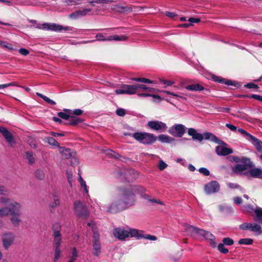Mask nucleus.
<instances>
[{
  "mask_svg": "<svg viewBox=\"0 0 262 262\" xmlns=\"http://www.w3.org/2000/svg\"><path fill=\"white\" fill-rule=\"evenodd\" d=\"M88 225L91 227V229L93 232V253L95 255L98 256L101 252V244L99 242V234L93 222L88 223Z\"/></svg>",
  "mask_w": 262,
  "mask_h": 262,
  "instance_id": "nucleus-5",
  "label": "nucleus"
},
{
  "mask_svg": "<svg viewBox=\"0 0 262 262\" xmlns=\"http://www.w3.org/2000/svg\"><path fill=\"white\" fill-rule=\"evenodd\" d=\"M251 231L257 232L258 234H260L262 233L261 227L256 224H253Z\"/></svg>",
  "mask_w": 262,
  "mask_h": 262,
  "instance_id": "nucleus-40",
  "label": "nucleus"
},
{
  "mask_svg": "<svg viewBox=\"0 0 262 262\" xmlns=\"http://www.w3.org/2000/svg\"><path fill=\"white\" fill-rule=\"evenodd\" d=\"M45 140L51 145L59 147H60L59 143L56 140H55L53 137H46Z\"/></svg>",
  "mask_w": 262,
  "mask_h": 262,
  "instance_id": "nucleus-27",
  "label": "nucleus"
},
{
  "mask_svg": "<svg viewBox=\"0 0 262 262\" xmlns=\"http://www.w3.org/2000/svg\"><path fill=\"white\" fill-rule=\"evenodd\" d=\"M117 95L127 94L133 95L136 93L135 85L123 84L121 85V88L115 90Z\"/></svg>",
  "mask_w": 262,
  "mask_h": 262,
  "instance_id": "nucleus-12",
  "label": "nucleus"
},
{
  "mask_svg": "<svg viewBox=\"0 0 262 262\" xmlns=\"http://www.w3.org/2000/svg\"><path fill=\"white\" fill-rule=\"evenodd\" d=\"M185 230L191 235L196 234L200 235V233L204 232V230L199 229L191 225H187L185 226Z\"/></svg>",
  "mask_w": 262,
  "mask_h": 262,
  "instance_id": "nucleus-20",
  "label": "nucleus"
},
{
  "mask_svg": "<svg viewBox=\"0 0 262 262\" xmlns=\"http://www.w3.org/2000/svg\"><path fill=\"white\" fill-rule=\"evenodd\" d=\"M11 215L12 216L10 218V221L12 224L15 227L18 226L22 221L20 218L21 212H17Z\"/></svg>",
  "mask_w": 262,
  "mask_h": 262,
  "instance_id": "nucleus-21",
  "label": "nucleus"
},
{
  "mask_svg": "<svg viewBox=\"0 0 262 262\" xmlns=\"http://www.w3.org/2000/svg\"><path fill=\"white\" fill-rule=\"evenodd\" d=\"M144 198H145V199L148 200L150 202L156 203H158V204H159L161 205H164V203L159 200L149 199H148V196L146 195H144Z\"/></svg>",
  "mask_w": 262,
  "mask_h": 262,
  "instance_id": "nucleus-52",
  "label": "nucleus"
},
{
  "mask_svg": "<svg viewBox=\"0 0 262 262\" xmlns=\"http://www.w3.org/2000/svg\"><path fill=\"white\" fill-rule=\"evenodd\" d=\"M159 140L163 143H172L175 139L166 135H160L158 136Z\"/></svg>",
  "mask_w": 262,
  "mask_h": 262,
  "instance_id": "nucleus-24",
  "label": "nucleus"
},
{
  "mask_svg": "<svg viewBox=\"0 0 262 262\" xmlns=\"http://www.w3.org/2000/svg\"><path fill=\"white\" fill-rule=\"evenodd\" d=\"M246 166L244 164H237L234 168H233V171L235 173H237L238 172H242L244 171L246 169Z\"/></svg>",
  "mask_w": 262,
  "mask_h": 262,
  "instance_id": "nucleus-33",
  "label": "nucleus"
},
{
  "mask_svg": "<svg viewBox=\"0 0 262 262\" xmlns=\"http://www.w3.org/2000/svg\"><path fill=\"white\" fill-rule=\"evenodd\" d=\"M37 28L43 30H50L52 31H61L62 27L61 25H57L54 23H44L41 25H38Z\"/></svg>",
  "mask_w": 262,
  "mask_h": 262,
  "instance_id": "nucleus-15",
  "label": "nucleus"
},
{
  "mask_svg": "<svg viewBox=\"0 0 262 262\" xmlns=\"http://www.w3.org/2000/svg\"><path fill=\"white\" fill-rule=\"evenodd\" d=\"M185 88L188 90L192 91H202L203 90V87L199 84L189 85L186 86Z\"/></svg>",
  "mask_w": 262,
  "mask_h": 262,
  "instance_id": "nucleus-25",
  "label": "nucleus"
},
{
  "mask_svg": "<svg viewBox=\"0 0 262 262\" xmlns=\"http://www.w3.org/2000/svg\"><path fill=\"white\" fill-rule=\"evenodd\" d=\"M230 130L234 132L235 133L238 132L239 134L243 135L247 139L252 141V143L255 146L256 149L258 151L260 152L262 151V142L256 138L251 135L250 134L248 133L242 128H237V127L233 125L230 124Z\"/></svg>",
  "mask_w": 262,
  "mask_h": 262,
  "instance_id": "nucleus-4",
  "label": "nucleus"
},
{
  "mask_svg": "<svg viewBox=\"0 0 262 262\" xmlns=\"http://www.w3.org/2000/svg\"><path fill=\"white\" fill-rule=\"evenodd\" d=\"M138 230L135 229L124 227L116 228L113 230L114 236L120 241H124L129 237L139 238Z\"/></svg>",
  "mask_w": 262,
  "mask_h": 262,
  "instance_id": "nucleus-3",
  "label": "nucleus"
},
{
  "mask_svg": "<svg viewBox=\"0 0 262 262\" xmlns=\"http://www.w3.org/2000/svg\"><path fill=\"white\" fill-rule=\"evenodd\" d=\"M253 239L251 238H243L238 241V244L244 245H251L253 243Z\"/></svg>",
  "mask_w": 262,
  "mask_h": 262,
  "instance_id": "nucleus-41",
  "label": "nucleus"
},
{
  "mask_svg": "<svg viewBox=\"0 0 262 262\" xmlns=\"http://www.w3.org/2000/svg\"><path fill=\"white\" fill-rule=\"evenodd\" d=\"M3 47L8 49L10 51H14L17 50V49L13 47L11 44H10L6 41L5 42V43H3Z\"/></svg>",
  "mask_w": 262,
  "mask_h": 262,
  "instance_id": "nucleus-46",
  "label": "nucleus"
},
{
  "mask_svg": "<svg viewBox=\"0 0 262 262\" xmlns=\"http://www.w3.org/2000/svg\"><path fill=\"white\" fill-rule=\"evenodd\" d=\"M16 85L15 83L11 82L7 84H0V89H5L10 86Z\"/></svg>",
  "mask_w": 262,
  "mask_h": 262,
  "instance_id": "nucleus-62",
  "label": "nucleus"
},
{
  "mask_svg": "<svg viewBox=\"0 0 262 262\" xmlns=\"http://www.w3.org/2000/svg\"><path fill=\"white\" fill-rule=\"evenodd\" d=\"M200 235L203 236L207 239L210 241V245L213 247L216 246V243L214 241L215 237L209 232L204 230V232L200 233Z\"/></svg>",
  "mask_w": 262,
  "mask_h": 262,
  "instance_id": "nucleus-23",
  "label": "nucleus"
},
{
  "mask_svg": "<svg viewBox=\"0 0 262 262\" xmlns=\"http://www.w3.org/2000/svg\"><path fill=\"white\" fill-rule=\"evenodd\" d=\"M254 211L255 216L254 217L255 221L262 224V208H256L255 209L250 205L243 206V211L245 213H249Z\"/></svg>",
  "mask_w": 262,
  "mask_h": 262,
  "instance_id": "nucleus-10",
  "label": "nucleus"
},
{
  "mask_svg": "<svg viewBox=\"0 0 262 262\" xmlns=\"http://www.w3.org/2000/svg\"><path fill=\"white\" fill-rule=\"evenodd\" d=\"M250 174L252 177L262 178V169L254 168L250 170Z\"/></svg>",
  "mask_w": 262,
  "mask_h": 262,
  "instance_id": "nucleus-26",
  "label": "nucleus"
},
{
  "mask_svg": "<svg viewBox=\"0 0 262 262\" xmlns=\"http://www.w3.org/2000/svg\"><path fill=\"white\" fill-rule=\"evenodd\" d=\"M74 209L75 213L79 217L85 219L88 217L89 212L84 203L79 201L75 202Z\"/></svg>",
  "mask_w": 262,
  "mask_h": 262,
  "instance_id": "nucleus-8",
  "label": "nucleus"
},
{
  "mask_svg": "<svg viewBox=\"0 0 262 262\" xmlns=\"http://www.w3.org/2000/svg\"><path fill=\"white\" fill-rule=\"evenodd\" d=\"M45 172L42 170L39 169L35 171V177L37 179L42 180L45 178Z\"/></svg>",
  "mask_w": 262,
  "mask_h": 262,
  "instance_id": "nucleus-29",
  "label": "nucleus"
},
{
  "mask_svg": "<svg viewBox=\"0 0 262 262\" xmlns=\"http://www.w3.org/2000/svg\"><path fill=\"white\" fill-rule=\"evenodd\" d=\"M26 158L28 159L29 162L31 164L34 163L35 159L33 157V154L30 151H27L26 153Z\"/></svg>",
  "mask_w": 262,
  "mask_h": 262,
  "instance_id": "nucleus-42",
  "label": "nucleus"
},
{
  "mask_svg": "<svg viewBox=\"0 0 262 262\" xmlns=\"http://www.w3.org/2000/svg\"><path fill=\"white\" fill-rule=\"evenodd\" d=\"M14 239V236L11 233H8L4 234L2 236V241L4 247L7 249L13 243Z\"/></svg>",
  "mask_w": 262,
  "mask_h": 262,
  "instance_id": "nucleus-17",
  "label": "nucleus"
},
{
  "mask_svg": "<svg viewBox=\"0 0 262 262\" xmlns=\"http://www.w3.org/2000/svg\"><path fill=\"white\" fill-rule=\"evenodd\" d=\"M204 138L206 140H210L211 141L219 144L215 148V152L219 156H225L229 154V148H227V144L224 141L220 140L213 134L210 133H205Z\"/></svg>",
  "mask_w": 262,
  "mask_h": 262,
  "instance_id": "nucleus-2",
  "label": "nucleus"
},
{
  "mask_svg": "<svg viewBox=\"0 0 262 262\" xmlns=\"http://www.w3.org/2000/svg\"><path fill=\"white\" fill-rule=\"evenodd\" d=\"M54 252H55V255H54V260L56 261L58 260L61 254V250L60 249V248H53Z\"/></svg>",
  "mask_w": 262,
  "mask_h": 262,
  "instance_id": "nucleus-44",
  "label": "nucleus"
},
{
  "mask_svg": "<svg viewBox=\"0 0 262 262\" xmlns=\"http://www.w3.org/2000/svg\"><path fill=\"white\" fill-rule=\"evenodd\" d=\"M133 137L137 141L144 144H151L157 140V137L153 134L147 133L136 132L133 134Z\"/></svg>",
  "mask_w": 262,
  "mask_h": 262,
  "instance_id": "nucleus-6",
  "label": "nucleus"
},
{
  "mask_svg": "<svg viewBox=\"0 0 262 262\" xmlns=\"http://www.w3.org/2000/svg\"><path fill=\"white\" fill-rule=\"evenodd\" d=\"M220 188V185L216 181H212L206 184L204 187V191L207 195L218 192Z\"/></svg>",
  "mask_w": 262,
  "mask_h": 262,
  "instance_id": "nucleus-11",
  "label": "nucleus"
},
{
  "mask_svg": "<svg viewBox=\"0 0 262 262\" xmlns=\"http://www.w3.org/2000/svg\"><path fill=\"white\" fill-rule=\"evenodd\" d=\"M138 95L140 97L149 96V97H153L154 98H157L158 99H161V97L159 96L156 95H151V94H146V93H142V94H139Z\"/></svg>",
  "mask_w": 262,
  "mask_h": 262,
  "instance_id": "nucleus-50",
  "label": "nucleus"
},
{
  "mask_svg": "<svg viewBox=\"0 0 262 262\" xmlns=\"http://www.w3.org/2000/svg\"><path fill=\"white\" fill-rule=\"evenodd\" d=\"M116 113L117 115L119 116H124L125 114V111L123 108L117 109L116 111Z\"/></svg>",
  "mask_w": 262,
  "mask_h": 262,
  "instance_id": "nucleus-59",
  "label": "nucleus"
},
{
  "mask_svg": "<svg viewBox=\"0 0 262 262\" xmlns=\"http://www.w3.org/2000/svg\"><path fill=\"white\" fill-rule=\"evenodd\" d=\"M10 200L6 198L2 197L0 198V203L2 204L8 205V203L10 202Z\"/></svg>",
  "mask_w": 262,
  "mask_h": 262,
  "instance_id": "nucleus-54",
  "label": "nucleus"
},
{
  "mask_svg": "<svg viewBox=\"0 0 262 262\" xmlns=\"http://www.w3.org/2000/svg\"><path fill=\"white\" fill-rule=\"evenodd\" d=\"M19 52L23 55L26 56L29 54V51L24 48H21L19 50Z\"/></svg>",
  "mask_w": 262,
  "mask_h": 262,
  "instance_id": "nucleus-60",
  "label": "nucleus"
},
{
  "mask_svg": "<svg viewBox=\"0 0 262 262\" xmlns=\"http://www.w3.org/2000/svg\"><path fill=\"white\" fill-rule=\"evenodd\" d=\"M188 134L189 136H191L193 140H198L199 141H202L204 138V133L203 135H202L200 133H197L196 130L192 128H190L188 129Z\"/></svg>",
  "mask_w": 262,
  "mask_h": 262,
  "instance_id": "nucleus-18",
  "label": "nucleus"
},
{
  "mask_svg": "<svg viewBox=\"0 0 262 262\" xmlns=\"http://www.w3.org/2000/svg\"><path fill=\"white\" fill-rule=\"evenodd\" d=\"M59 151L63 159H68L72 157V152L69 148L59 147Z\"/></svg>",
  "mask_w": 262,
  "mask_h": 262,
  "instance_id": "nucleus-22",
  "label": "nucleus"
},
{
  "mask_svg": "<svg viewBox=\"0 0 262 262\" xmlns=\"http://www.w3.org/2000/svg\"><path fill=\"white\" fill-rule=\"evenodd\" d=\"M189 21L190 23V24H191L192 25V23H199L201 20L199 18H190L189 19Z\"/></svg>",
  "mask_w": 262,
  "mask_h": 262,
  "instance_id": "nucleus-63",
  "label": "nucleus"
},
{
  "mask_svg": "<svg viewBox=\"0 0 262 262\" xmlns=\"http://www.w3.org/2000/svg\"><path fill=\"white\" fill-rule=\"evenodd\" d=\"M61 226L58 223H55L53 225L52 230L53 237V248H60L61 244V234L60 233Z\"/></svg>",
  "mask_w": 262,
  "mask_h": 262,
  "instance_id": "nucleus-7",
  "label": "nucleus"
},
{
  "mask_svg": "<svg viewBox=\"0 0 262 262\" xmlns=\"http://www.w3.org/2000/svg\"><path fill=\"white\" fill-rule=\"evenodd\" d=\"M8 208L10 214L21 212L22 205L16 201L11 200L9 203H8Z\"/></svg>",
  "mask_w": 262,
  "mask_h": 262,
  "instance_id": "nucleus-14",
  "label": "nucleus"
},
{
  "mask_svg": "<svg viewBox=\"0 0 262 262\" xmlns=\"http://www.w3.org/2000/svg\"><path fill=\"white\" fill-rule=\"evenodd\" d=\"M71 158H72V160H71V164L72 166H75L78 164V160L77 158H75L74 157V156H72V157H71Z\"/></svg>",
  "mask_w": 262,
  "mask_h": 262,
  "instance_id": "nucleus-64",
  "label": "nucleus"
},
{
  "mask_svg": "<svg viewBox=\"0 0 262 262\" xmlns=\"http://www.w3.org/2000/svg\"><path fill=\"white\" fill-rule=\"evenodd\" d=\"M233 201L234 203L237 205H239L242 204L243 202L242 198L238 196L234 198Z\"/></svg>",
  "mask_w": 262,
  "mask_h": 262,
  "instance_id": "nucleus-61",
  "label": "nucleus"
},
{
  "mask_svg": "<svg viewBox=\"0 0 262 262\" xmlns=\"http://www.w3.org/2000/svg\"><path fill=\"white\" fill-rule=\"evenodd\" d=\"M218 250L223 253H227L228 252V250L227 248H225L224 244H219L217 246Z\"/></svg>",
  "mask_w": 262,
  "mask_h": 262,
  "instance_id": "nucleus-45",
  "label": "nucleus"
},
{
  "mask_svg": "<svg viewBox=\"0 0 262 262\" xmlns=\"http://www.w3.org/2000/svg\"><path fill=\"white\" fill-rule=\"evenodd\" d=\"M147 125L150 128L156 130H160L162 132H165L167 128L165 123L159 121H149Z\"/></svg>",
  "mask_w": 262,
  "mask_h": 262,
  "instance_id": "nucleus-13",
  "label": "nucleus"
},
{
  "mask_svg": "<svg viewBox=\"0 0 262 262\" xmlns=\"http://www.w3.org/2000/svg\"><path fill=\"white\" fill-rule=\"evenodd\" d=\"M79 182L80 183L81 188H83L85 192L88 194L89 190L86 184V182H85V181H84V180L81 178V176L79 177Z\"/></svg>",
  "mask_w": 262,
  "mask_h": 262,
  "instance_id": "nucleus-34",
  "label": "nucleus"
},
{
  "mask_svg": "<svg viewBox=\"0 0 262 262\" xmlns=\"http://www.w3.org/2000/svg\"><path fill=\"white\" fill-rule=\"evenodd\" d=\"M69 119L70 124L73 125H76L77 124H78V123H79L81 121V120L80 118H79L77 117H75V116H71V117L70 116V118Z\"/></svg>",
  "mask_w": 262,
  "mask_h": 262,
  "instance_id": "nucleus-31",
  "label": "nucleus"
},
{
  "mask_svg": "<svg viewBox=\"0 0 262 262\" xmlns=\"http://www.w3.org/2000/svg\"><path fill=\"white\" fill-rule=\"evenodd\" d=\"M109 37L111 38V40H114L116 41H124L127 39V37L125 35H114V36H110Z\"/></svg>",
  "mask_w": 262,
  "mask_h": 262,
  "instance_id": "nucleus-32",
  "label": "nucleus"
},
{
  "mask_svg": "<svg viewBox=\"0 0 262 262\" xmlns=\"http://www.w3.org/2000/svg\"><path fill=\"white\" fill-rule=\"evenodd\" d=\"M36 95L40 97V98H42L46 102H47L49 104H50L51 105H55L56 104V102L54 101L53 100L50 99L48 97L44 96L43 95L39 93H36Z\"/></svg>",
  "mask_w": 262,
  "mask_h": 262,
  "instance_id": "nucleus-30",
  "label": "nucleus"
},
{
  "mask_svg": "<svg viewBox=\"0 0 262 262\" xmlns=\"http://www.w3.org/2000/svg\"><path fill=\"white\" fill-rule=\"evenodd\" d=\"M92 11V10L91 8H84L82 10H78V12L80 17H81L86 15L89 12H90Z\"/></svg>",
  "mask_w": 262,
  "mask_h": 262,
  "instance_id": "nucleus-39",
  "label": "nucleus"
},
{
  "mask_svg": "<svg viewBox=\"0 0 262 262\" xmlns=\"http://www.w3.org/2000/svg\"><path fill=\"white\" fill-rule=\"evenodd\" d=\"M199 172L201 173H203L204 175L206 176H208L210 174L209 171L206 168L202 167L200 168L199 170Z\"/></svg>",
  "mask_w": 262,
  "mask_h": 262,
  "instance_id": "nucleus-53",
  "label": "nucleus"
},
{
  "mask_svg": "<svg viewBox=\"0 0 262 262\" xmlns=\"http://www.w3.org/2000/svg\"><path fill=\"white\" fill-rule=\"evenodd\" d=\"M167 167V164H166L163 161L160 160L159 164V168L161 170H164Z\"/></svg>",
  "mask_w": 262,
  "mask_h": 262,
  "instance_id": "nucleus-55",
  "label": "nucleus"
},
{
  "mask_svg": "<svg viewBox=\"0 0 262 262\" xmlns=\"http://www.w3.org/2000/svg\"><path fill=\"white\" fill-rule=\"evenodd\" d=\"M58 116L59 117H60L63 119H65V120H68L70 118V116L69 115H68L63 112H59L58 113Z\"/></svg>",
  "mask_w": 262,
  "mask_h": 262,
  "instance_id": "nucleus-56",
  "label": "nucleus"
},
{
  "mask_svg": "<svg viewBox=\"0 0 262 262\" xmlns=\"http://www.w3.org/2000/svg\"><path fill=\"white\" fill-rule=\"evenodd\" d=\"M132 80L137 82H141L146 83H156L155 81H151L145 78H133Z\"/></svg>",
  "mask_w": 262,
  "mask_h": 262,
  "instance_id": "nucleus-28",
  "label": "nucleus"
},
{
  "mask_svg": "<svg viewBox=\"0 0 262 262\" xmlns=\"http://www.w3.org/2000/svg\"><path fill=\"white\" fill-rule=\"evenodd\" d=\"M9 214H10L9 211L8 206L5 207L0 208V216L2 217V216H8Z\"/></svg>",
  "mask_w": 262,
  "mask_h": 262,
  "instance_id": "nucleus-38",
  "label": "nucleus"
},
{
  "mask_svg": "<svg viewBox=\"0 0 262 262\" xmlns=\"http://www.w3.org/2000/svg\"><path fill=\"white\" fill-rule=\"evenodd\" d=\"M60 204V202L59 199L56 197L55 196L54 198V201L50 204V207L51 208H54L57 206H58Z\"/></svg>",
  "mask_w": 262,
  "mask_h": 262,
  "instance_id": "nucleus-48",
  "label": "nucleus"
},
{
  "mask_svg": "<svg viewBox=\"0 0 262 262\" xmlns=\"http://www.w3.org/2000/svg\"><path fill=\"white\" fill-rule=\"evenodd\" d=\"M186 129L184 125L178 124L169 127L168 133L173 137L181 138L185 134Z\"/></svg>",
  "mask_w": 262,
  "mask_h": 262,
  "instance_id": "nucleus-9",
  "label": "nucleus"
},
{
  "mask_svg": "<svg viewBox=\"0 0 262 262\" xmlns=\"http://www.w3.org/2000/svg\"><path fill=\"white\" fill-rule=\"evenodd\" d=\"M211 78L214 81L218 82H224V81L225 80L224 79H223L221 77L215 75H212Z\"/></svg>",
  "mask_w": 262,
  "mask_h": 262,
  "instance_id": "nucleus-49",
  "label": "nucleus"
},
{
  "mask_svg": "<svg viewBox=\"0 0 262 262\" xmlns=\"http://www.w3.org/2000/svg\"><path fill=\"white\" fill-rule=\"evenodd\" d=\"M113 9L116 12H117L120 13H128L133 11V8L131 6H123L120 5L115 6Z\"/></svg>",
  "mask_w": 262,
  "mask_h": 262,
  "instance_id": "nucleus-19",
  "label": "nucleus"
},
{
  "mask_svg": "<svg viewBox=\"0 0 262 262\" xmlns=\"http://www.w3.org/2000/svg\"><path fill=\"white\" fill-rule=\"evenodd\" d=\"M253 224L251 223H244L240 225V228L243 230H250L251 231Z\"/></svg>",
  "mask_w": 262,
  "mask_h": 262,
  "instance_id": "nucleus-37",
  "label": "nucleus"
},
{
  "mask_svg": "<svg viewBox=\"0 0 262 262\" xmlns=\"http://www.w3.org/2000/svg\"><path fill=\"white\" fill-rule=\"evenodd\" d=\"M139 235L140 236L139 238L143 237L146 239L151 240V241H155L157 239V237L154 235H146L141 236L139 234Z\"/></svg>",
  "mask_w": 262,
  "mask_h": 262,
  "instance_id": "nucleus-57",
  "label": "nucleus"
},
{
  "mask_svg": "<svg viewBox=\"0 0 262 262\" xmlns=\"http://www.w3.org/2000/svg\"><path fill=\"white\" fill-rule=\"evenodd\" d=\"M245 87L248 89H258V86L257 84H255L253 83H248L245 85Z\"/></svg>",
  "mask_w": 262,
  "mask_h": 262,
  "instance_id": "nucleus-58",
  "label": "nucleus"
},
{
  "mask_svg": "<svg viewBox=\"0 0 262 262\" xmlns=\"http://www.w3.org/2000/svg\"><path fill=\"white\" fill-rule=\"evenodd\" d=\"M77 256V251L75 248H73L72 249V255H71L72 260H70L69 262H72L73 261L76 260V258Z\"/></svg>",
  "mask_w": 262,
  "mask_h": 262,
  "instance_id": "nucleus-51",
  "label": "nucleus"
},
{
  "mask_svg": "<svg viewBox=\"0 0 262 262\" xmlns=\"http://www.w3.org/2000/svg\"><path fill=\"white\" fill-rule=\"evenodd\" d=\"M96 39L98 41H111L110 37H105L102 33H98L96 35Z\"/></svg>",
  "mask_w": 262,
  "mask_h": 262,
  "instance_id": "nucleus-36",
  "label": "nucleus"
},
{
  "mask_svg": "<svg viewBox=\"0 0 262 262\" xmlns=\"http://www.w3.org/2000/svg\"><path fill=\"white\" fill-rule=\"evenodd\" d=\"M134 200L133 193L126 191H119L112 196L110 203L103 208L108 212L117 213L133 205Z\"/></svg>",
  "mask_w": 262,
  "mask_h": 262,
  "instance_id": "nucleus-1",
  "label": "nucleus"
},
{
  "mask_svg": "<svg viewBox=\"0 0 262 262\" xmlns=\"http://www.w3.org/2000/svg\"><path fill=\"white\" fill-rule=\"evenodd\" d=\"M69 17L72 19H77L80 18V17L79 16L78 11H76L74 12L71 13L69 15Z\"/></svg>",
  "mask_w": 262,
  "mask_h": 262,
  "instance_id": "nucleus-47",
  "label": "nucleus"
},
{
  "mask_svg": "<svg viewBox=\"0 0 262 262\" xmlns=\"http://www.w3.org/2000/svg\"><path fill=\"white\" fill-rule=\"evenodd\" d=\"M107 154L109 155L111 157L118 159L120 157L118 153L115 152V151L108 149L107 151Z\"/></svg>",
  "mask_w": 262,
  "mask_h": 262,
  "instance_id": "nucleus-43",
  "label": "nucleus"
},
{
  "mask_svg": "<svg viewBox=\"0 0 262 262\" xmlns=\"http://www.w3.org/2000/svg\"><path fill=\"white\" fill-rule=\"evenodd\" d=\"M0 133L10 145H12L15 143L12 135L6 128L0 127Z\"/></svg>",
  "mask_w": 262,
  "mask_h": 262,
  "instance_id": "nucleus-16",
  "label": "nucleus"
},
{
  "mask_svg": "<svg viewBox=\"0 0 262 262\" xmlns=\"http://www.w3.org/2000/svg\"><path fill=\"white\" fill-rule=\"evenodd\" d=\"M135 85H136V91H137V90L138 89H142L144 90H147L150 92H153L155 90V89L154 88L147 87L144 84H135Z\"/></svg>",
  "mask_w": 262,
  "mask_h": 262,
  "instance_id": "nucleus-35",
  "label": "nucleus"
}]
</instances>
